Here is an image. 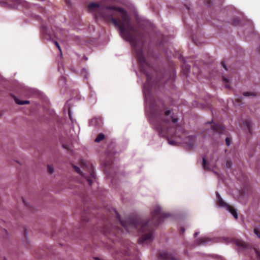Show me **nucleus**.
<instances>
[{
    "mask_svg": "<svg viewBox=\"0 0 260 260\" xmlns=\"http://www.w3.org/2000/svg\"><path fill=\"white\" fill-rule=\"evenodd\" d=\"M216 195L217 198V205L221 207L224 208L228 210L229 212H230L234 217L235 219H238V216L237 212L236 209L233 206L228 204L225 203L222 199L219 193L216 191Z\"/></svg>",
    "mask_w": 260,
    "mask_h": 260,
    "instance_id": "0eeeda50",
    "label": "nucleus"
},
{
    "mask_svg": "<svg viewBox=\"0 0 260 260\" xmlns=\"http://www.w3.org/2000/svg\"><path fill=\"white\" fill-rule=\"evenodd\" d=\"M240 23V20L238 18H234L232 21V24L234 26H238Z\"/></svg>",
    "mask_w": 260,
    "mask_h": 260,
    "instance_id": "f3484780",
    "label": "nucleus"
},
{
    "mask_svg": "<svg viewBox=\"0 0 260 260\" xmlns=\"http://www.w3.org/2000/svg\"><path fill=\"white\" fill-rule=\"evenodd\" d=\"M105 136L103 134H99L95 139V142H100L104 139Z\"/></svg>",
    "mask_w": 260,
    "mask_h": 260,
    "instance_id": "dca6fc26",
    "label": "nucleus"
},
{
    "mask_svg": "<svg viewBox=\"0 0 260 260\" xmlns=\"http://www.w3.org/2000/svg\"><path fill=\"white\" fill-rule=\"evenodd\" d=\"M84 221H86V219L82 217V222H84Z\"/></svg>",
    "mask_w": 260,
    "mask_h": 260,
    "instance_id": "2f4dec72",
    "label": "nucleus"
},
{
    "mask_svg": "<svg viewBox=\"0 0 260 260\" xmlns=\"http://www.w3.org/2000/svg\"><path fill=\"white\" fill-rule=\"evenodd\" d=\"M211 1H212L211 0H207V5H210L211 4Z\"/></svg>",
    "mask_w": 260,
    "mask_h": 260,
    "instance_id": "c85d7f7f",
    "label": "nucleus"
},
{
    "mask_svg": "<svg viewBox=\"0 0 260 260\" xmlns=\"http://www.w3.org/2000/svg\"><path fill=\"white\" fill-rule=\"evenodd\" d=\"M0 3H6L14 8H16L20 5L25 7H28V4L22 0H4L3 2L0 1Z\"/></svg>",
    "mask_w": 260,
    "mask_h": 260,
    "instance_id": "6e6552de",
    "label": "nucleus"
},
{
    "mask_svg": "<svg viewBox=\"0 0 260 260\" xmlns=\"http://www.w3.org/2000/svg\"><path fill=\"white\" fill-rule=\"evenodd\" d=\"M196 141V136H189L186 137L184 139V143L185 146L188 149H191L193 148L194 143Z\"/></svg>",
    "mask_w": 260,
    "mask_h": 260,
    "instance_id": "1a4fd4ad",
    "label": "nucleus"
},
{
    "mask_svg": "<svg viewBox=\"0 0 260 260\" xmlns=\"http://www.w3.org/2000/svg\"><path fill=\"white\" fill-rule=\"evenodd\" d=\"M62 146H63V148H67V147H66L65 145L63 144V145H62Z\"/></svg>",
    "mask_w": 260,
    "mask_h": 260,
    "instance_id": "72a5a7b5",
    "label": "nucleus"
},
{
    "mask_svg": "<svg viewBox=\"0 0 260 260\" xmlns=\"http://www.w3.org/2000/svg\"><path fill=\"white\" fill-rule=\"evenodd\" d=\"M242 125L246 127L249 134H252V122L249 119H245L242 122Z\"/></svg>",
    "mask_w": 260,
    "mask_h": 260,
    "instance_id": "f8f14e48",
    "label": "nucleus"
},
{
    "mask_svg": "<svg viewBox=\"0 0 260 260\" xmlns=\"http://www.w3.org/2000/svg\"><path fill=\"white\" fill-rule=\"evenodd\" d=\"M199 234L198 232H196L194 234V237H197Z\"/></svg>",
    "mask_w": 260,
    "mask_h": 260,
    "instance_id": "473e14b6",
    "label": "nucleus"
},
{
    "mask_svg": "<svg viewBox=\"0 0 260 260\" xmlns=\"http://www.w3.org/2000/svg\"><path fill=\"white\" fill-rule=\"evenodd\" d=\"M54 43L55 46L57 47V48L59 49L60 52L61 53V48H60V46L59 45V44L58 43V42L56 41H54Z\"/></svg>",
    "mask_w": 260,
    "mask_h": 260,
    "instance_id": "393cba45",
    "label": "nucleus"
},
{
    "mask_svg": "<svg viewBox=\"0 0 260 260\" xmlns=\"http://www.w3.org/2000/svg\"><path fill=\"white\" fill-rule=\"evenodd\" d=\"M22 201L23 203V204L27 207L29 208V205L27 204V203L25 202L23 198H22Z\"/></svg>",
    "mask_w": 260,
    "mask_h": 260,
    "instance_id": "a878e982",
    "label": "nucleus"
},
{
    "mask_svg": "<svg viewBox=\"0 0 260 260\" xmlns=\"http://www.w3.org/2000/svg\"><path fill=\"white\" fill-rule=\"evenodd\" d=\"M223 82L224 83V86L226 88L230 89L231 88L230 85L229 83V80L228 79L224 77H222Z\"/></svg>",
    "mask_w": 260,
    "mask_h": 260,
    "instance_id": "a211bd4d",
    "label": "nucleus"
},
{
    "mask_svg": "<svg viewBox=\"0 0 260 260\" xmlns=\"http://www.w3.org/2000/svg\"><path fill=\"white\" fill-rule=\"evenodd\" d=\"M235 243L240 252L249 255L253 260H260V251L255 247L239 239L236 240Z\"/></svg>",
    "mask_w": 260,
    "mask_h": 260,
    "instance_id": "423d86ee",
    "label": "nucleus"
},
{
    "mask_svg": "<svg viewBox=\"0 0 260 260\" xmlns=\"http://www.w3.org/2000/svg\"><path fill=\"white\" fill-rule=\"evenodd\" d=\"M251 30H253V28H252V25H251Z\"/></svg>",
    "mask_w": 260,
    "mask_h": 260,
    "instance_id": "f704fd0d",
    "label": "nucleus"
},
{
    "mask_svg": "<svg viewBox=\"0 0 260 260\" xmlns=\"http://www.w3.org/2000/svg\"><path fill=\"white\" fill-rule=\"evenodd\" d=\"M81 167L82 171L78 167L73 166L75 171L82 176V182L83 183L86 182L89 186H91L93 180L95 178V174L93 166L90 163L83 162Z\"/></svg>",
    "mask_w": 260,
    "mask_h": 260,
    "instance_id": "39448f33",
    "label": "nucleus"
},
{
    "mask_svg": "<svg viewBox=\"0 0 260 260\" xmlns=\"http://www.w3.org/2000/svg\"><path fill=\"white\" fill-rule=\"evenodd\" d=\"M178 121L172 111L165 108L156 111L150 118L151 123L159 135L167 138L171 145H175L176 142L170 139H181V135L185 133L183 128L177 123Z\"/></svg>",
    "mask_w": 260,
    "mask_h": 260,
    "instance_id": "f03ea898",
    "label": "nucleus"
},
{
    "mask_svg": "<svg viewBox=\"0 0 260 260\" xmlns=\"http://www.w3.org/2000/svg\"><path fill=\"white\" fill-rule=\"evenodd\" d=\"M48 171L50 174H52L53 172V168L51 166H48Z\"/></svg>",
    "mask_w": 260,
    "mask_h": 260,
    "instance_id": "5701e85b",
    "label": "nucleus"
},
{
    "mask_svg": "<svg viewBox=\"0 0 260 260\" xmlns=\"http://www.w3.org/2000/svg\"><path fill=\"white\" fill-rule=\"evenodd\" d=\"M69 116L70 118L72 120V116L71 115V112H70V109L69 110Z\"/></svg>",
    "mask_w": 260,
    "mask_h": 260,
    "instance_id": "c756f323",
    "label": "nucleus"
},
{
    "mask_svg": "<svg viewBox=\"0 0 260 260\" xmlns=\"http://www.w3.org/2000/svg\"><path fill=\"white\" fill-rule=\"evenodd\" d=\"M189 68H190V67H189L188 66H185V68H186V72L187 71V70H189Z\"/></svg>",
    "mask_w": 260,
    "mask_h": 260,
    "instance_id": "7c9ffc66",
    "label": "nucleus"
},
{
    "mask_svg": "<svg viewBox=\"0 0 260 260\" xmlns=\"http://www.w3.org/2000/svg\"><path fill=\"white\" fill-rule=\"evenodd\" d=\"M129 248L128 247H124L123 249L120 250L119 252H117V254H120L122 255H129Z\"/></svg>",
    "mask_w": 260,
    "mask_h": 260,
    "instance_id": "4468645a",
    "label": "nucleus"
},
{
    "mask_svg": "<svg viewBox=\"0 0 260 260\" xmlns=\"http://www.w3.org/2000/svg\"><path fill=\"white\" fill-rule=\"evenodd\" d=\"M203 167L204 168V169L206 170H210V168H209V167L208 166L207 164V162H206V159L203 157Z\"/></svg>",
    "mask_w": 260,
    "mask_h": 260,
    "instance_id": "6ab92c4d",
    "label": "nucleus"
},
{
    "mask_svg": "<svg viewBox=\"0 0 260 260\" xmlns=\"http://www.w3.org/2000/svg\"><path fill=\"white\" fill-rule=\"evenodd\" d=\"M221 66L225 69V70H228L226 66L223 61L221 62Z\"/></svg>",
    "mask_w": 260,
    "mask_h": 260,
    "instance_id": "bb28decb",
    "label": "nucleus"
},
{
    "mask_svg": "<svg viewBox=\"0 0 260 260\" xmlns=\"http://www.w3.org/2000/svg\"><path fill=\"white\" fill-rule=\"evenodd\" d=\"M210 241V239L207 237H203L197 240V242L198 245H204Z\"/></svg>",
    "mask_w": 260,
    "mask_h": 260,
    "instance_id": "ddd939ff",
    "label": "nucleus"
},
{
    "mask_svg": "<svg viewBox=\"0 0 260 260\" xmlns=\"http://www.w3.org/2000/svg\"><path fill=\"white\" fill-rule=\"evenodd\" d=\"M117 214V218L118 220L120 225L122 226L120 228L117 226H111L110 227L106 225L102 230V232L106 236L109 237L112 240V239L110 236H114L119 237V235L124 233V230L128 233L138 232V225L137 217L135 218H128L125 221L121 220L119 215L115 211Z\"/></svg>",
    "mask_w": 260,
    "mask_h": 260,
    "instance_id": "20e7f679",
    "label": "nucleus"
},
{
    "mask_svg": "<svg viewBox=\"0 0 260 260\" xmlns=\"http://www.w3.org/2000/svg\"><path fill=\"white\" fill-rule=\"evenodd\" d=\"M184 232H185L184 228H183V227L181 228V229H180V233H183Z\"/></svg>",
    "mask_w": 260,
    "mask_h": 260,
    "instance_id": "cd10ccee",
    "label": "nucleus"
},
{
    "mask_svg": "<svg viewBox=\"0 0 260 260\" xmlns=\"http://www.w3.org/2000/svg\"><path fill=\"white\" fill-rule=\"evenodd\" d=\"M232 162L231 160H228L226 161V167L227 168H230L232 166Z\"/></svg>",
    "mask_w": 260,
    "mask_h": 260,
    "instance_id": "4be33fe9",
    "label": "nucleus"
},
{
    "mask_svg": "<svg viewBox=\"0 0 260 260\" xmlns=\"http://www.w3.org/2000/svg\"><path fill=\"white\" fill-rule=\"evenodd\" d=\"M243 94L245 96H251V95H255V94L253 92H248V91L244 92Z\"/></svg>",
    "mask_w": 260,
    "mask_h": 260,
    "instance_id": "aec40b11",
    "label": "nucleus"
},
{
    "mask_svg": "<svg viewBox=\"0 0 260 260\" xmlns=\"http://www.w3.org/2000/svg\"><path fill=\"white\" fill-rule=\"evenodd\" d=\"M211 128L214 132L222 134L224 131V127L222 124H214L211 125Z\"/></svg>",
    "mask_w": 260,
    "mask_h": 260,
    "instance_id": "9b49d317",
    "label": "nucleus"
},
{
    "mask_svg": "<svg viewBox=\"0 0 260 260\" xmlns=\"http://www.w3.org/2000/svg\"><path fill=\"white\" fill-rule=\"evenodd\" d=\"M230 143H231V138H229V137H227L226 139H225V143H226V145L229 146H230Z\"/></svg>",
    "mask_w": 260,
    "mask_h": 260,
    "instance_id": "b1692460",
    "label": "nucleus"
},
{
    "mask_svg": "<svg viewBox=\"0 0 260 260\" xmlns=\"http://www.w3.org/2000/svg\"><path fill=\"white\" fill-rule=\"evenodd\" d=\"M151 219L147 221L137 217V220L139 221L138 232L146 233L139 239V244H144L151 242L153 240V227L158 225L164 219L169 216V214L162 212L160 207L156 206L151 211Z\"/></svg>",
    "mask_w": 260,
    "mask_h": 260,
    "instance_id": "7ed1b4c3",
    "label": "nucleus"
},
{
    "mask_svg": "<svg viewBox=\"0 0 260 260\" xmlns=\"http://www.w3.org/2000/svg\"><path fill=\"white\" fill-rule=\"evenodd\" d=\"M158 258L162 260H178L175 258L172 254L165 251H162L159 253Z\"/></svg>",
    "mask_w": 260,
    "mask_h": 260,
    "instance_id": "9d476101",
    "label": "nucleus"
},
{
    "mask_svg": "<svg viewBox=\"0 0 260 260\" xmlns=\"http://www.w3.org/2000/svg\"><path fill=\"white\" fill-rule=\"evenodd\" d=\"M237 100L238 102H240V99H238Z\"/></svg>",
    "mask_w": 260,
    "mask_h": 260,
    "instance_id": "c9c22d12",
    "label": "nucleus"
},
{
    "mask_svg": "<svg viewBox=\"0 0 260 260\" xmlns=\"http://www.w3.org/2000/svg\"><path fill=\"white\" fill-rule=\"evenodd\" d=\"M88 11L94 13L95 18H103L106 22L112 23L118 27L121 37L129 42L135 50L140 70L147 77L144 85V94L146 97L150 93V84L151 77L148 70L151 67L147 61L144 54V44L145 42V34L136 28L131 23V18L123 9L115 6H100L96 3H91L87 6Z\"/></svg>",
    "mask_w": 260,
    "mask_h": 260,
    "instance_id": "f257e3e1",
    "label": "nucleus"
},
{
    "mask_svg": "<svg viewBox=\"0 0 260 260\" xmlns=\"http://www.w3.org/2000/svg\"><path fill=\"white\" fill-rule=\"evenodd\" d=\"M14 99L16 104L20 105H24V104H29V101H21L16 98V97L14 96Z\"/></svg>",
    "mask_w": 260,
    "mask_h": 260,
    "instance_id": "2eb2a0df",
    "label": "nucleus"
},
{
    "mask_svg": "<svg viewBox=\"0 0 260 260\" xmlns=\"http://www.w3.org/2000/svg\"><path fill=\"white\" fill-rule=\"evenodd\" d=\"M254 232L260 238V230L258 228H255Z\"/></svg>",
    "mask_w": 260,
    "mask_h": 260,
    "instance_id": "412c9836",
    "label": "nucleus"
}]
</instances>
